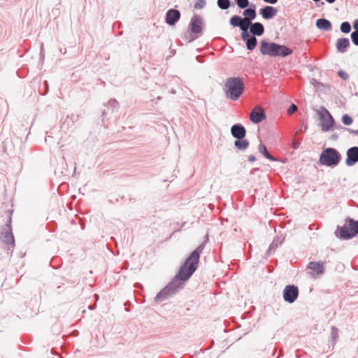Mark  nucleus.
<instances>
[{"instance_id": "4be33fe9", "label": "nucleus", "mask_w": 358, "mask_h": 358, "mask_svg": "<svg viewBox=\"0 0 358 358\" xmlns=\"http://www.w3.org/2000/svg\"><path fill=\"white\" fill-rule=\"evenodd\" d=\"M229 23L232 27H239L240 29L245 26L243 19L240 15H233L229 20Z\"/></svg>"}, {"instance_id": "37998d69", "label": "nucleus", "mask_w": 358, "mask_h": 358, "mask_svg": "<svg viewBox=\"0 0 358 358\" xmlns=\"http://www.w3.org/2000/svg\"><path fill=\"white\" fill-rule=\"evenodd\" d=\"M327 2H328L329 3H333L336 1V0H325Z\"/></svg>"}, {"instance_id": "4c0bfd02", "label": "nucleus", "mask_w": 358, "mask_h": 358, "mask_svg": "<svg viewBox=\"0 0 358 358\" xmlns=\"http://www.w3.org/2000/svg\"><path fill=\"white\" fill-rule=\"evenodd\" d=\"M300 145V141H293L292 142V147L294 149H297Z\"/></svg>"}, {"instance_id": "dca6fc26", "label": "nucleus", "mask_w": 358, "mask_h": 358, "mask_svg": "<svg viewBox=\"0 0 358 358\" xmlns=\"http://www.w3.org/2000/svg\"><path fill=\"white\" fill-rule=\"evenodd\" d=\"M106 107L107 108V110L105 109L102 112V116L103 117H107L110 113H112L115 110H117L119 108V103L116 99H112L108 101Z\"/></svg>"}, {"instance_id": "bb28decb", "label": "nucleus", "mask_w": 358, "mask_h": 358, "mask_svg": "<svg viewBox=\"0 0 358 358\" xmlns=\"http://www.w3.org/2000/svg\"><path fill=\"white\" fill-rule=\"evenodd\" d=\"M217 6L222 10H227L231 6L230 0H217Z\"/></svg>"}, {"instance_id": "c9c22d12", "label": "nucleus", "mask_w": 358, "mask_h": 358, "mask_svg": "<svg viewBox=\"0 0 358 358\" xmlns=\"http://www.w3.org/2000/svg\"><path fill=\"white\" fill-rule=\"evenodd\" d=\"M297 109H298V108H297L296 105H295L294 103H292L287 109V114L289 115H292L297 110Z\"/></svg>"}, {"instance_id": "f03ea898", "label": "nucleus", "mask_w": 358, "mask_h": 358, "mask_svg": "<svg viewBox=\"0 0 358 358\" xmlns=\"http://www.w3.org/2000/svg\"><path fill=\"white\" fill-rule=\"evenodd\" d=\"M259 51L263 55H268L271 57H285L292 54L291 48L285 45L278 44L274 42H268L262 40L260 42Z\"/></svg>"}, {"instance_id": "9b49d317", "label": "nucleus", "mask_w": 358, "mask_h": 358, "mask_svg": "<svg viewBox=\"0 0 358 358\" xmlns=\"http://www.w3.org/2000/svg\"><path fill=\"white\" fill-rule=\"evenodd\" d=\"M180 18V12L175 8H170L166 11L165 22L169 26H174Z\"/></svg>"}, {"instance_id": "473e14b6", "label": "nucleus", "mask_w": 358, "mask_h": 358, "mask_svg": "<svg viewBox=\"0 0 358 358\" xmlns=\"http://www.w3.org/2000/svg\"><path fill=\"white\" fill-rule=\"evenodd\" d=\"M350 38L353 44L358 46V31H352L350 34Z\"/></svg>"}, {"instance_id": "6e6552de", "label": "nucleus", "mask_w": 358, "mask_h": 358, "mask_svg": "<svg viewBox=\"0 0 358 358\" xmlns=\"http://www.w3.org/2000/svg\"><path fill=\"white\" fill-rule=\"evenodd\" d=\"M203 18L199 15L193 16L189 24V30L191 32V37L188 39L190 43L198 38V36H193L192 34H200L203 30Z\"/></svg>"}, {"instance_id": "f3484780", "label": "nucleus", "mask_w": 358, "mask_h": 358, "mask_svg": "<svg viewBox=\"0 0 358 358\" xmlns=\"http://www.w3.org/2000/svg\"><path fill=\"white\" fill-rule=\"evenodd\" d=\"M284 240H285V238H280V237L275 238L273 240L272 243L270 244L268 250H266V255L267 257H269L271 255H273L275 252V250L282 244Z\"/></svg>"}, {"instance_id": "f8f14e48", "label": "nucleus", "mask_w": 358, "mask_h": 358, "mask_svg": "<svg viewBox=\"0 0 358 358\" xmlns=\"http://www.w3.org/2000/svg\"><path fill=\"white\" fill-rule=\"evenodd\" d=\"M345 164L352 166L358 162V146L350 148L346 152Z\"/></svg>"}, {"instance_id": "58836bf2", "label": "nucleus", "mask_w": 358, "mask_h": 358, "mask_svg": "<svg viewBox=\"0 0 358 358\" xmlns=\"http://www.w3.org/2000/svg\"><path fill=\"white\" fill-rule=\"evenodd\" d=\"M345 131H348L349 132L350 134H354V135H358L357 134V130H354V129H352L350 128H348L346 127V130Z\"/></svg>"}, {"instance_id": "72a5a7b5", "label": "nucleus", "mask_w": 358, "mask_h": 358, "mask_svg": "<svg viewBox=\"0 0 358 358\" xmlns=\"http://www.w3.org/2000/svg\"><path fill=\"white\" fill-rule=\"evenodd\" d=\"M332 129H335L336 131H338L337 132L341 135L343 134L344 132H345V130H346V127L341 125V124H334V127H333Z\"/></svg>"}, {"instance_id": "b1692460", "label": "nucleus", "mask_w": 358, "mask_h": 358, "mask_svg": "<svg viewBox=\"0 0 358 358\" xmlns=\"http://www.w3.org/2000/svg\"><path fill=\"white\" fill-rule=\"evenodd\" d=\"M259 152L267 159H269L271 162H276L277 159L273 157L269 152L267 150L266 147L262 144L260 143L258 147Z\"/></svg>"}, {"instance_id": "a878e982", "label": "nucleus", "mask_w": 358, "mask_h": 358, "mask_svg": "<svg viewBox=\"0 0 358 358\" xmlns=\"http://www.w3.org/2000/svg\"><path fill=\"white\" fill-rule=\"evenodd\" d=\"M249 26L250 25L245 24V26L241 29V30L242 31L241 38L243 41L245 42L253 36L252 35H250V32L248 31Z\"/></svg>"}, {"instance_id": "cd10ccee", "label": "nucleus", "mask_w": 358, "mask_h": 358, "mask_svg": "<svg viewBox=\"0 0 358 358\" xmlns=\"http://www.w3.org/2000/svg\"><path fill=\"white\" fill-rule=\"evenodd\" d=\"M341 31L343 34H348L351 31V24L349 22H343L340 27Z\"/></svg>"}, {"instance_id": "a211bd4d", "label": "nucleus", "mask_w": 358, "mask_h": 358, "mask_svg": "<svg viewBox=\"0 0 358 358\" xmlns=\"http://www.w3.org/2000/svg\"><path fill=\"white\" fill-rule=\"evenodd\" d=\"M316 27L320 30L329 31L332 29L331 22L326 18H320L315 22Z\"/></svg>"}, {"instance_id": "0eeeda50", "label": "nucleus", "mask_w": 358, "mask_h": 358, "mask_svg": "<svg viewBox=\"0 0 358 358\" xmlns=\"http://www.w3.org/2000/svg\"><path fill=\"white\" fill-rule=\"evenodd\" d=\"M11 218H9L8 223L6 224L5 228H3L0 234V241L6 245L7 250H13L15 246L14 236L12 233V229L10 226Z\"/></svg>"}, {"instance_id": "6ab92c4d", "label": "nucleus", "mask_w": 358, "mask_h": 358, "mask_svg": "<svg viewBox=\"0 0 358 358\" xmlns=\"http://www.w3.org/2000/svg\"><path fill=\"white\" fill-rule=\"evenodd\" d=\"M250 31L252 34L253 36H260L264 33V25L259 22H256L250 24Z\"/></svg>"}, {"instance_id": "2eb2a0df", "label": "nucleus", "mask_w": 358, "mask_h": 358, "mask_svg": "<svg viewBox=\"0 0 358 358\" xmlns=\"http://www.w3.org/2000/svg\"><path fill=\"white\" fill-rule=\"evenodd\" d=\"M278 13V10L271 6H265L259 10V14L265 20L273 18Z\"/></svg>"}, {"instance_id": "4468645a", "label": "nucleus", "mask_w": 358, "mask_h": 358, "mask_svg": "<svg viewBox=\"0 0 358 358\" xmlns=\"http://www.w3.org/2000/svg\"><path fill=\"white\" fill-rule=\"evenodd\" d=\"M247 131L241 123H236L231 127V136L236 139L243 138L246 136Z\"/></svg>"}, {"instance_id": "c756f323", "label": "nucleus", "mask_w": 358, "mask_h": 358, "mask_svg": "<svg viewBox=\"0 0 358 358\" xmlns=\"http://www.w3.org/2000/svg\"><path fill=\"white\" fill-rule=\"evenodd\" d=\"M235 3L241 9L246 8L250 5L249 0H234Z\"/></svg>"}, {"instance_id": "20e7f679", "label": "nucleus", "mask_w": 358, "mask_h": 358, "mask_svg": "<svg viewBox=\"0 0 358 358\" xmlns=\"http://www.w3.org/2000/svg\"><path fill=\"white\" fill-rule=\"evenodd\" d=\"M336 236L342 240H349L358 234V220L348 217L343 226L338 227Z\"/></svg>"}, {"instance_id": "1a4fd4ad", "label": "nucleus", "mask_w": 358, "mask_h": 358, "mask_svg": "<svg viewBox=\"0 0 358 358\" xmlns=\"http://www.w3.org/2000/svg\"><path fill=\"white\" fill-rule=\"evenodd\" d=\"M282 296L285 301L292 303H294L299 296V289L294 285H287L282 293Z\"/></svg>"}, {"instance_id": "39448f33", "label": "nucleus", "mask_w": 358, "mask_h": 358, "mask_svg": "<svg viewBox=\"0 0 358 358\" xmlns=\"http://www.w3.org/2000/svg\"><path fill=\"white\" fill-rule=\"evenodd\" d=\"M341 160V155L334 148H324L320 155L319 162L329 167L336 166Z\"/></svg>"}, {"instance_id": "5701e85b", "label": "nucleus", "mask_w": 358, "mask_h": 358, "mask_svg": "<svg viewBox=\"0 0 358 358\" xmlns=\"http://www.w3.org/2000/svg\"><path fill=\"white\" fill-rule=\"evenodd\" d=\"M249 141L247 139L240 138L234 141V146L239 150H245L249 146Z\"/></svg>"}, {"instance_id": "412c9836", "label": "nucleus", "mask_w": 358, "mask_h": 358, "mask_svg": "<svg viewBox=\"0 0 358 358\" xmlns=\"http://www.w3.org/2000/svg\"><path fill=\"white\" fill-rule=\"evenodd\" d=\"M308 268L315 271L317 275H321L324 271L323 262H310L308 265Z\"/></svg>"}, {"instance_id": "e433bc0d", "label": "nucleus", "mask_w": 358, "mask_h": 358, "mask_svg": "<svg viewBox=\"0 0 358 358\" xmlns=\"http://www.w3.org/2000/svg\"><path fill=\"white\" fill-rule=\"evenodd\" d=\"M339 136L340 134L337 131L334 132L329 137V139L332 141H336L339 138Z\"/></svg>"}, {"instance_id": "423d86ee", "label": "nucleus", "mask_w": 358, "mask_h": 358, "mask_svg": "<svg viewBox=\"0 0 358 358\" xmlns=\"http://www.w3.org/2000/svg\"><path fill=\"white\" fill-rule=\"evenodd\" d=\"M317 114L320 121V125L321 130L324 132L331 130L334 127L336 122L329 110L324 107H321L320 110H318Z\"/></svg>"}, {"instance_id": "ea45409f", "label": "nucleus", "mask_w": 358, "mask_h": 358, "mask_svg": "<svg viewBox=\"0 0 358 358\" xmlns=\"http://www.w3.org/2000/svg\"><path fill=\"white\" fill-rule=\"evenodd\" d=\"M354 31H358V19L355 20L353 22Z\"/></svg>"}, {"instance_id": "aec40b11", "label": "nucleus", "mask_w": 358, "mask_h": 358, "mask_svg": "<svg viewBox=\"0 0 358 358\" xmlns=\"http://www.w3.org/2000/svg\"><path fill=\"white\" fill-rule=\"evenodd\" d=\"M350 45V41L348 38H340L336 41V46L337 51L341 53H344L347 51V49Z\"/></svg>"}, {"instance_id": "79ce46f5", "label": "nucleus", "mask_w": 358, "mask_h": 358, "mask_svg": "<svg viewBox=\"0 0 358 358\" xmlns=\"http://www.w3.org/2000/svg\"><path fill=\"white\" fill-rule=\"evenodd\" d=\"M248 160L250 162H252L256 160V157L254 155H250L248 156Z\"/></svg>"}, {"instance_id": "a19ab883", "label": "nucleus", "mask_w": 358, "mask_h": 358, "mask_svg": "<svg viewBox=\"0 0 358 358\" xmlns=\"http://www.w3.org/2000/svg\"><path fill=\"white\" fill-rule=\"evenodd\" d=\"M264 2L270 4H275L278 0H263Z\"/></svg>"}, {"instance_id": "f704fd0d", "label": "nucleus", "mask_w": 358, "mask_h": 358, "mask_svg": "<svg viewBox=\"0 0 358 358\" xmlns=\"http://www.w3.org/2000/svg\"><path fill=\"white\" fill-rule=\"evenodd\" d=\"M338 75L343 80H347L349 78L348 73L343 70H339L338 72Z\"/></svg>"}, {"instance_id": "9d476101", "label": "nucleus", "mask_w": 358, "mask_h": 358, "mask_svg": "<svg viewBox=\"0 0 358 358\" xmlns=\"http://www.w3.org/2000/svg\"><path fill=\"white\" fill-rule=\"evenodd\" d=\"M266 118L263 108L259 106H255L251 111L250 120L254 124H259Z\"/></svg>"}, {"instance_id": "ddd939ff", "label": "nucleus", "mask_w": 358, "mask_h": 358, "mask_svg": "<svg viewBox=\"0 0 358 358\" xmlns=\"http://www.w3.org/2000/svg\"><path fill=\"white\" fill-rule=\"evenodd\" d=\"M244 16V24L250 25L253 20L257 17L256 6L254 3L249 5L248 7L244 8L243 12Z\"/></svg>"}, {"instance_id": "f257e3e1", "label": "nucleus", "mask_w": 358, "mask_h": 358, "mask_svg": "<svg viewBox=\"0 0 358 358\" xmlns=\"http://www.w3.org/2000/svg\"><path fill=\"white\" fill-rule=\"evenodd\" d=\"M203 248V245L201 244L190 253L173 280L157 294L155 298L156 303L168 299L184 287L185 282L187 281L197 269L200 255Z\"/></svg>"}, {"instance_id": "7ed1b4c3", "label": "nucleus", "mask_w": 358, "mask_h": 358, "mask_svg": "<svg viewBox=\"0 0 358 358\" xmlns=\"http://www.w3.org/2000/svg\"><path fill=\"white\" fill-rule=\"evenodd\" d=\"M245 85L241 77H230L226 79L223 86L225 96L231 100L236 101L243 94Z\"/></svg>"}, {"instance_id": "393cba45", "label": "nucleus", "mask_w": 358, "mask_h": 358, "mask_svg": "<svg viewBox=\"0 0 358 358\" xmlns=\"http://www.w3.org/2000/svg\"><path fill=\"white\" fill-rule=\"evenodd\" d=\"M246 48L248 50H253L257 45V39L255 36L245 41Z\"/></svg>"}, {"instance_id": "c85d7f7f", "label": "nucleus", "mask_w": 358, "mask_h": 358, "mask_svg": "<svg viewBox=\"0 0 358 358\" xmlns=\"http://www.w3.org/2000/svg\"><path fill=\"white\" fill-rule=\"evenodd\" d=\"M338 338V329L334 327H331V339L333 343V345H334Z\"/></svg>"}, {"instance_id": "7c9ffc66", "label": "nucleus", "mask_w": 358, "mask_h": 358, "mask_svg": "<svg viewBox=\"0 0 358 358\" xmlns=\"http://www.w3.org/2000/svg\"><path fill=\"white\" fill-rule=\"evenodd\" d=\"M343 124L345 126H349L353 122V119L348 114H344L341 117Z\"/></svg>"}, {"instance_id": "2f4dec72", "label": "nucleus", "mask_w": 358, "mask_h": 358, "mask_svg": "<svg viewBox=\"0 0 358 358\" xmlns=\"http://www.w3.org/2000/svg\"><path fill=\"white\" fill-rule=\"evenodd\" d=\"M206 0H196L194 5V9H202L206 6Z\"/></svg>"}, {"instance_id": "c03bdc74", "label": "nucleus", "mask_w": 358, "mask_h": 358, "mask_svg": "<svg viewBox=\"0 0 358 358\" xmlns=\"http://www.w3.org/2000/svg\"><path fill=\"white\" fill-rule=\"evenodd\" d=\"M357 134H358V129H357Z\"/></svg>"}]
</instances>
